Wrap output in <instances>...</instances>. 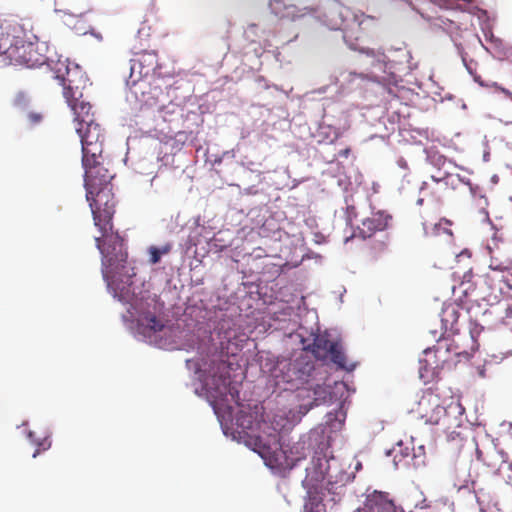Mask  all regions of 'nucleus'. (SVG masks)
<instances>
[{"label":"nucleus","mask_w":512,"mask_h":512,"mask_svg":"<svg viewBox=\"0 0 512 512\" xmlns=\"http://www.w3.org/2000/svg\"><path fill=\"white\" fill-rule=\"evenodd\" d=\"M448 185V177L436 178L435 176H430L427 180L423 181L420 187V195L422 197L417 200V204L422 205L425 198L436 202L441 201L448 191Z\"/></svg>","instance_id":"12"},{"label":"nucleus","mask_w":512,"mask_h":512,"mask_svg":"<svg viewBox=\"0 0 512 512\" xmlns=\"http://www.w3.org/2000/svg\"><path fill=\"white\" fill-rule=\"evenodd\" d=\"M486 279L492 280L493 288H498V293H505L512 289V265L507 270L490 272Z\"/></svg>","instance_id":"15"},{"label":"nucleus","mask_w":512,"mask_h":512,"mask_svg":"<svg viewBox=\"0 0 512 512\" xmlns=\"http://www.w3.org/2000/svg\"><path fill=\"white\" fill-rule=\"evenodd\" d=\"M157 66V53L154 51H145L138 55L137 58L132 59V73L136 72L139 68V75L141 73H149Z\"/></svg>","instance_id":"16"},{"label":"nucleus","mask_w":512,"mask_h":512,"mask_svg":"<svg viewBox=\"0 0 512 512\" xmlns=\"http://www.w3.org/2000/svg\"><path fill=\"white\" fill-rule=\"evenodd\" d=\"M28 120L31 124L35 125L41 122L42 120V114L37 112H30L28 115Z\"/></svg>","instance_id":"29"},{"label":"nucleus","mask_w":512,"mask_h":512,"mask_svg":"<svg viewBox=\"0 0 512 512\" xmlns=\"http://www.w3.org/2000/svg\"><path fill=\"white\" fill-rule=\"evenodd\" d=\"M439 352V349L425 350V358L420 360L419 367V375L420 378L424 380V382H428L429 379L433 377V375L435 374V370L440 367L439 363L436 360H432V358L437 357V353Z\"/></svg>","instance_id":"14"},{"label":"nucleus","mask_w":512,"mask_h":512,"mask_svg":"<svg viewBox=\"0 0 512 512\" xmlns=\"http://www.w3.org/2000/svg\"><path fill=\"white\" fill-rule=\"evenodd\" d=\"M172 250V244L166 243L165 245L161 247L157 246H150L148 248V254H149V263L151 265H155L160 262L162 255H166L170 253Z\"/></svg>","instance_id":"21"},{"label":"nucleus","mask_w":512,"mask_h":512,"mask_svg":"<svg viewBox=\"0 0 512 512\" xmlns=\"http://www.w3.org/2000/svg\"><path fill=\"white\" fill-rule=\"evenodd\" d=\"M28 438L30 439V441L32 443H34L35 445H37V449L35 450V452L33 453V457L35 458L41 450H47L50 446H51V442L49 441V439L47 437H44L43 439H36L34 437V432L30 431L28 433Z\"/></svg>","instance_id":"25"},{"label":"nucleus","mask_w":512,"mask_h":512,"mask_svg":"<svg viewBox=\"0 0 512 512\" xmlns=\"http://www.w3.org/2000/svg\"><path fill=\"white\" fill-rule=\"evenodd\" d=\"M346 82L351 83L356 78H359L362 81H375V76L368 73H356V72H348L347 74H343Z\"/></svg>","instance_id":"26"},{"label":"nucleus","mask_w":512,"mask_h":512,"mask_svg":"<svg viewBox=\"0 0 512 512\" xmlns=\"http://www.w3.org/2000/svg\"><path fill=\"white\" fill-rule=\"evenodd\" d=\"M335 342L328 339L325 335L315 337L312 344V353L317 359L324 360L328 358L329 352L334 348Z\"/></svg>","instance_id":"17"},{"label":"nucleus","mask_w":512,"mask_h":512,"mask_svg":"<svg viewBox=\"0 0 512 512\" xmlns=\"http://www.w3.org/2000/svg\"><path fill=\"white\" fill-rule=\"evenodd\" d=\"M140 324L143 327V333L151 336L152 333L161 332L165 326L161 320L154 315H147L140 320Z\"/></svg>","instance_id":"20"},{"label":"nucleus","mask_w":512,"mask_h":512,"mask_svg":"<svg viewBox=\"0 0 512 512\" xmlns=\"http://www.w3.org/2000/svg\"><path fill=\"white\" fill-rule=\"evenodd\" d=\"M230 364L218 361L212 367V375L205 381V388L215 400H223L229 394L232 400L238 398V390L232 385L229 377Z\"/></svg>","instance_id":"6"},{"label":"nucleus","mask_w":512,"mask_h":512,"mask_svg":"<svg viewBox=\"0 0 512 512\" xmlns=\"http://www.w3.org/2000/svg\"><path fill=\"white\" fill-rule=\"evenodd\" d=\"M29 104V98L26 94L20 92L14 98V105L20 109H24Z\"/></svg>","instance_id":"27"},{"label":"nucleus","mask_w":512,"mask_h":512,"mask_svg":"<svg viewBox=\"0 0 512 512\" xmlns=\"http://www.w3.org/2000/svg\"><path fill=\"white\" fill-rule=\"evenodd\" d=\"M267 423L272 425V434H264L259 438L262 453L266 456L275 453L281 456L282 432L290 428V420L284 414H274Z\"/></svg>","instance_id":"8"},{"label":"nucleus","mask_w":512,"mask_h":512,"mask_svg":"<svg viewBox=\"0 0 512 512\" xmlns=\"http://www.w3.org/2000/svg\"><path fill=\"white\" fill-rule=\"evenodd\" d=\"M149 73H141L139 75V68L136 69V72L132 73V60L130 61V74L126 81L127 86L130 88V90L137 96V86L140 84L143 79V77L147 76Z\"/></svg>","instance_id":"23"},{"label":"nucleus","mask_w":512,"mask_h":512,"mask_svg":"<svg viewBox=\"0 0 512 512\" xmlns=\"http://www.w3.org/2000/svg\"><path fill=\"white\" fill-rule=\"evenodd\" d=\"M39 44L25 41L9 35L0 37V54L4 61L14 65H25L29 68L46 63L47 57L39 52Z\"/></svg>","instance_id":"3"},{"label":"nucleus","mask_w":512,"mask_h":512,"mask_svg":"<svg viewBox=\"0 0 512 512\" xmlns=\"http://www.w3.org/2000/svg\"><path fill=\"white\" fill-rule=\"evenodd\" d=\"M251 423H252V422L249 420V421H248V424H247L246 426L244 425V423H243V422H242V423H240L239 425H240L241 427H243V428H247V429H248V428H251Z\"/></svg>","instance_id":"31"},{"label":"nucleus","mask_w":512,"mask_h":512,"mask_svg":"<svg viewBox=\"0 0 512 512\" xmlns=\"http://www.w3.org/2000/svg\"><path fill=\"white\" fill-rule=\"evenodd\" d=\"M460 416H461V415H457V417H460ZM451 421H452V423H453V424L451 425V427H452L454 424H456V426H459V423H457L458 418H456V420H455V419L452 417V418H451Z\"/></svg>","instance_id":"32"},{"label":"nucleus","mask_w":512,"mask_h":512,"mask_svg":"<svg viewBox=\"0 0 512 512\" xmlns=\"http://www.w3.org/2000/svg\"><path fill=\"white\" fill-rule=\"evenodd\" d=\"M256 80H257V82H259V83H261V82H264V83H265V79H264V77H262V76H259Z\"/></svg>","instance_id":"33"},{"label":"nucleus","mask_w":512,"mask_h":512,"mask_svg":"<svg viewBox=\"0 0 512 512\" xmlns=\"http://www.w3.org/2000/svg\"><path fill=\"white\" fill-rule=\"evenodd\" d=\"M55 78L63 87V96L73 112L75 129L81 140L82 158L101 157L105 135L95 121L92 105L84 99L87 78L78 65L70 67L58 62L53 68Z\"/></svg>","instance_id":"2"},{"label":"nucleus","mask_w":512,"mask_h":512,"mask_svg":"<svg viewBox=\"0 0 512 512\" xmlns=\"http://www.w3.org/2000/svg\"><path fill=\"white\" fill-rule=\"evenodd\" d=\"M0 56H3V54H0Z\"/></svg>","instance_id":"35"},{"label":"nucleus","mask_w":512,"mask_h":512,"mask_svg":"<svg viewBox=\"0 0 512 512\" xmlns=\"http://www.w3.org/2000/svg\"><path fill=\"white\" fill-rule=\"evenodd\" d=\"M311 408H312V404H310L308 407H305L303 414H306Z\"/></svg>","instance_id":"34"},{"label":"nucleus","mask_w":512,"mask_h":512,"mask_svg":"<svg viewBox=\"0 0 512 512\" xmlns=\"http://www.w3.org/2000/svg\"><path fill=\"white\" fill-rule=\"evenodd\" d=\"M289 1L290 3H286L284 0H270L269 7L276 16L292 21L316 12V8L310 5H302L301 0Z\"/></svg>","instance_id":"9"},{"label":"nucleus","mask_w":512,"mask_h":512,"mask_svg":"<svg viewBox=\"0 0 512 512\" xmlns=\"http://www.w3.org/2000/svg\"><path fill=\"white\" fill-rule=\"evenodd\" d=\"M351 152L350 148H345L339 152V156L343 158H347Z\"/></svg>","instance_id":"30"},{"label":"nucleus","mask_w":512,"mask_h":512,"mask_svg":"<svg viewBox=\"0 0 512 512\" xmlns=\"http://www.w3.org/2000/svg\"><path fill=\"white\" fill-rule=\"evenodd\" d=\"M344 40L352 50L365 53L367 57L371 58L372 66L376 65V63H380L379 54H377L373 49H364L358 45L357 41L359 40V36H355V32L353 30L345 32Z\"/></svg>","instance_id":"18"},{"label":"nucleus","mask_w":512,"mask_h":512,"mask_svg":"<svg viewBox=\"0 0 512 512\" xmlns=\"http://www.w3.org/2000/svg\"><path fill=\"white\" fill-rule=\"evenodd\" d=\"M391 220L392 216L384 211L372 213L362 221L361 226L358 227V234L363 239L370 238L376 232L387 229Z\"/></svg>","instance_id":"13"},{"label":"nucleus","mask_w":512,"mask_h":512,"mask_svg":"<svg viewBox=\"0 0 512 512\" xmlns=\"http://www.w3.org/2000/svg\"><path fill=\"white\" fill-rule=\"evenodd\" d=\"M489 274L490 272H487L485 274L475 276L471 270L467 271L463 275V279L460 284L461 287H463V292L468 295L475 290H479L482 298H486L487 296H491L498 292V288H493L492 280L486 279Z\"/></svg>","instance_id":"10"},{"label":"nucleus","mask_w":512,"mask_h":512,"mask_svg":"<svg viewBox=\"0 0 512 512\" xmlns=\"http://www.w3.org/2000/svg\"><path fill=\"white\" fill-rule=\"evenodd\" d=\"M442 223L446 224L447 226H451L452 225V222L450 220L443 219L439 223L434 225V227H433V234H439L440 229H442ZM443 231L445 233L449 234V235H452L451 230L446 228V227L443 228Z\"/></svg>","instance_id":"28"},{"label":"nucleus","mask_w":512,"mask_h":512,"mask_svg":"<svg viewBox=\"0 0 512 512\" xmlns=\"http://www.w3.org/2000/svg\"><path fill=\"white\" fill-rule=\"evenodd\" d=\"M259 430V433L252 438L254 445L253 450L261 456L265 461V464L270 468L278 470L292 469L298 461L305 458L306 454L304 451V445H301L300 443L290 449V454H288L281 445V456L276 455V453L267 456L264 455V453H262L259 438L264 434H272V425L267 423V421H263L259 426Z\"/></svg>","instance_id":"5"},{"label":"nucleus","mask_w":512,"mask_h":512,"mask_svg":"<svg viewBox=\"0 0 512 512\" xmlns=\"http://www.w3.org/2000/svg\"><path fill=\"white\" fill-rule=\"evenodd\" d=\"M82 166L86 199L94 225L100 232V236L95 237V244L102 255V275L113 296L123 301L130 295L132 278L136 272L127 263L128 253L124 240L113 229L115 201L110 181L114 174L106 166L103 154L99 158L88 157L87 161L82 158Z\"/></svg>","instance_id":"1"},{"label":"nucleus","mask_w":512,"mask_h":512,"mask_svg":"<svg viewBox=\"0 0 512 512\" xmlns=\"http://www.w3.org/2000/svg\"><path fill=\"white\" fill-rule=\"evenodd\" d=\"M306 471V477L302 481L303 486L307 490L304 512H326L325 504L323 503L324 474L321 471H317L315 467H313L312 472L309 471V468H306Z\"/></svg>","instance_id":"7"},{"label":"nucleus","mask_w":512,"mask_h":512,"mask_svg":"<svg viewBox=\"0 0 512 512\" xmlns=\"http://www.w3.org/2000/svg\"><path fill=\"white\" fill-rule=\"evenodd\" d=\"M487 249L490 256V272L507 270L512 265V249L506 243L493 240Z\"/></svg>","instance_id":"11"},{"label":"nucleus","mask_w":512,"mask_h":512,"mask_svg":"<svg viewBox=\"0 0 512 512\" xmlns=\"http://www.w3.org/2000/svg\"><path fill=\"white\" fill-rule=\"evenodd\" d=\"M333 363H335L338 367L344 369L346 368V357L342 351L341 346L335 342L334 348L329 352V356Z\"/></svg>","instance_id":"24"},{"label":"nucleus","mask_w":512,"mask_h":512,"mask_svg":"<svg viewBox=\"0 0 512 512\" xmlns=\"http://www.w3.org/2000/svg\"><path fill=\"white\" fill-rule=\"evenodd\" d=\"M417 411L426 423L442 424L446 429H450L453 424L451 418L456 420L457 415L463 414L464 408L459 401L455 400H451L447 405H442L439 395L428 390L420 398Z\"/></svg>","instance_id":"4"},{"label":"nucleus","mask_w":512,"mask_h":512,"mask_svg":"<svg viewBox=\"0 0 512 512\" xmlns=\"http://www.w3.org/2000/svg\"><path fill=\"white\" fill-rule=\"evenodd\" d=\"M459 311L454 304L446 305L441 312V321L446 329L453 330L458 322Z\"/></svg>","instance_id":"19"},{"label":"nucleus","mask_w":512,"mask_h":512,"mask_svg":"<svg viewBox=\"0 0 512 512\" xmlns=\"http://www.w3.org/2000/svg\"><path fill=\"white\" fill-rule=\"evenodd\" d=\"M476 457L477 460L481 461L487 467L496 468L497 461L495 460V458H498L499 455L495 449H492L491 451H488L486 452V454H484L483 451L477 447Z\"/></svg>","instance_id":"22"}]
</instances>
